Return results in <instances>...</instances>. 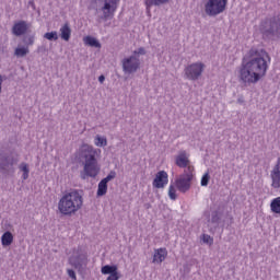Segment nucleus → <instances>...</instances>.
Segmentation results:
<instances>
[{
  "label": "nucleus",
  "mask_w": 280,
  "mask_h": 280,
  "mask_svg": "<svg viewBox=\"0 0 280 280\" xmlns=\"http://www.w3.org/2000/svg\"><path fill=\"white\" fill-rule=\"evenodd\" d=\"M271 58L268 51L252 48L238 70L241 82H243V84H257L259 80L266 78Z\"/></svg>",
  "instance_id": "obj_1"
},
{
  "label": "nucleus",
  "mask_w": 280,
  "mask_h": 280,
  "mask_svg": "<svg viewBox=\"0 0 280 280\" xmlns=\"http://www.w3.org/2000/svg\"><path fill=\"white\" fill-rule=\"evenodd\" d=\"M102 154L100 149L93 148L91 144L83 143L79 148V156L84 159L83 162V174L90 178H95L100 174V163L97 156Z\"/></svg>",
  "instance_id": "obj_2"
},
{
  "label": "nucleus",
  "mask_w": 280,
  "mask_h": 280,
  "mask_svg": "<svg viewBox=\"0 0 280 280\" xmlns=\"http://www.w3.org/2000/svg\"><path fill=\"white\" fill-rule=\"evenodd\" d=\"M84 205V198L78 190L66 192L58 201V211L61 215H75Z\"/></svg>",
  "instance_id": "obj_3"
},
{
  "label": "nucleus",
  "mask_w": 280,
  "mask_h": 280,
  "mask_svg": "<svg viewBox=\"0 0 280 280\" xmlns=\"http://www.w3.org/2000/svg\"><path fill=\"white\" fill-rule=\"evenodd\" d=\"M205 8L208 16H218V14H222L226 10V1H209Z\"/></svg>",
  "instance_id": "obj_4"
},
{
  "label": "nucleus",
  "mask_w": 280,
  "mask_h": 280,
  "mask_svg": "<svg viewBox=\"0 0 280 280\" xmlns=\"http://www.w3.org/2000/svg\"><path fill=\"white\" fill-rule=\"evenodd\" d=\"M202 71H205V63H191L185 68V75L188 80H198L202 75Z\"/></svg>",
  "instance_id": "obj_5"
},
{
  "label": "nucleus",
  "mask_w": 280,
  "mask_h": 280,
  "mask_svg": "<svg viewBox=\"0 0 280 280\" xmlns=\"http://www.w3.org/2000/svg\"><path fill=\"white\" fill-rule=\"evenodd\" d=\"M191 180H194V172H187L178 179H176L175 185L178 191H182L183 194H185V191H189L191 187Z\"/></svg>",
  "instance_id": "obj_6"
},
{
  "label": "nucleus",
  "mask_w": 280,
  "mask_h": 280,
  "mask_svg": "<svg viewBox=\"0 0 280 280\" xmlns=\"http://www.w3.org/2000/svg\"><path fill=\"white\" fill-rule=\"evenodd\" d=\"M69 254V264L70 266H73V268H78L82 266L84 261H86V254L82 253L81 248H74Z\"/></svg>",
  "instance_id": "obj_7"
},
{
  "label": "nucleus",
  "mask_w": 280,
  "mask_h": 280,
  "mask_svg": "<svg viewBox=\"0 0 280 280\" xmlns=\"http://www.w3.org/2000/svg\"><path fill=\"white\" fill-rule=\"evenodd\" d=\"M175 165L177 167L187 168V172H194V166L191 165V162L189 161V154H187V151H180L175 156Z\"/></svg>",
  "instance_id": "obj_8"
},
{
  "label": "nucleus",
  "mask_w": 280,
  "mask_h": 280,
  "mask_svg": "<svg viewBox=\"0 0 280 280\" xmlns=\"http://www.w3.org/2000/svg\"><path fill=\"white\" fill-rule=\"evenodd\" d=\"M114 178H117V173L115 171H110L109 174L98 183L97 196H106L108 191V183L114 180Z\"/></svg>",
  "instance_id": "obj_9"
},
{
  "label": "nucleus",
  "mask_w": 280,
  "mask_h": 280,
  "mask_svg": "<svg viewBox=\"0 0 280 280\" xmlns=\"http://www.w3.org/2000/svg\"><path fill=\"white\" fill-rule=\"evenodd\" d=\"M140 65L139 59L135 56L125 58L122 60V69L125 73H135V71L139 69Z\"/></svg>",
  "instance_id": "obj_10"
},
{
  "label": "nucleus",
  "mask_w": 280,
  "mask_h": 280,
  "mask_svg": "<svg viewBox=\"0 0 280 280\" xmlns=\"http://www.w3.org/2000/svg\"><path fill=\"white\" fill-rule=\"evenodd\" d=\"M167 183H170V175L165 171H160L155 174L152 185L155 189H164Z\"/></svg>",
  "instance_id": "obj_11"
},
{
  "label": "nucleus",
  "mask_w": 280,
  "mask_h": 280,
  "mask_svg": "<svg viewBox=\"0 0 280 280\" xmlns=\"http://www.w3.org/2000/svg\"><path fill=\"white\" fill-rule=\"evenodd\" d=\"M102 275H109L106 280H119L121 275H119V268L117 265H105L101 268Z\"/></svg>",
  "instance_id": "obj_12"
},
{
  "label": "nucleus",
  "mask_w": 280,
  "mask_h": 280,
  "mask_svg": "<svg viewBox=\"0 0 280 280\" xmlns=\"http://www.w3.org/2000/svg\"><path fill=\"white\" fill-rule=\"evenodd\" d=\"M270 178L272 189H280V158H278L277 163L271 170Z\"/></svg>",
  "instance_id": "obj_13"
},
{
  "label": "nucleus",
  "mask_w": 280,
  "mask_h": 280,
  "mask_svg": "<svg viewBox=\"0 0 280 280\" xmlns=\"http://www.w3.org/2000/svg\"><path fill=\"white\" fill-rule=\"evenodd\" d=\"M261 27L270 32V34H275V32H279L280 30V19L273 18L272 20H267L261 24Z\"/></svg>",
  "instance_id": "obj_14"
},
{
  "label": "nucleus",
  "mask_w": 280,
  "mask_h": 280,
  "mask_svg": "<svg viewBox=\"0 0 280 280\" xmlns=\"http://www.w3.org/2000/svg\"><path fill=\"white\" fill-rule=\"evenodd\" d=\"M28 28L30 26L27 25V22L19 21L14 23L12 27V34H14V36H23V34L27 33Z\"/></svg>",
  "instance_id": "obj_15"
},
{
  "label": "nucleus",
  "mask_w": 280,
  "mask_h": 280,
  "mask_svg": "<svg viewBox=\"0 0 280 280\" xmlns=\"http://www.w3.org/2000/svg\"><path fill=\"white\" fill-rule=\"evenodd\" d=\"M116 10H117V1L105 2V5L103 7L104 19L113 18Z\"/></svg>",
  "instance_id": "obj_16"
},
{
  "label": "nucleus",
  "mask_w": 280,
  "mask_h": 280,
  "mask_svg": "<svg viewBox=\"0 0 280 280\" xmlns=\"http://www.w3.org/2000/svg\"><path fill=\"white\" fill-rule=\"evenodd\" d=\"M167 259V248L161 247L154 250L153 264H163V260Z\"/></svg>",
  "instance_id": "obj_17"
},
{
  "label": "nucleus",
  "mask_w": 280,
  "mask_h": 280,
  "mask_svg": "<svg viewBox=\"0 0 280 280\" xmlns=\"http://www.w3.org/2000/svg\"><path fill=\"white\" fill-rule=\"evenodd\" d=\"M14 242V235L12 232L7 231L1 236V244L3 247L12 246V243Z\"/></svg>",
  "instance_id": "obj_18"
},
{
  "label": "nucleus",
  "mask_w": 280,
  "mask_h": 280,
  "mask_svg": "<svg viewBox=\"0 0 280 280\" xmlns=\"http://www.w3.org/2000/svg\"><path fill=\"white\" fill-rule=\"evenodd\" d=\"M60 37L67 43L71 39V26H69V23H66L60 27Z\"/></svg>",
  "instance_id": "obj_19"
},
{
  "label": "nucleus",
  "mask_w": 280,
  "mask_h": 280,
  "mask_svg": "<svg viewBox=\"0 0 280 280\" xmlns=\"http://www.w3.org/2000/svg\"><path fill=\"white\" fill-rule=\"evenodd\" d=\"M84 45H89V47H95L96 49H102V44L93 37V36H85L83 37Z\"/></svg>",
  "instance_id": "obj_20"
},
{
  "label": "nucleus",
  "mask_w": 280,
  "mask_h": 280,
  "mask_svg": "<svg viewBox=\"0 0 280 280\" xmlns=\"http://www.w3.org/2000/svg\"><path fill=\"white\" fill-rule=\"evenodd\" d=\"M270 211L275 215H280V197H276L270 202Z\"/></svg>",
  "instance_id": "obj_21"
},
{
  "label": "nucleus",
  "mask_w": 280,
  "mask_h": 280,
  "mask_svg": "<svg viewBox=\"0 0 280 280\" xmlns=\"http://www.w3.org/2000/svg\"><path fill=\"white\" fill-rule=\"evenodd\" d=\"M94 145H96V148H106V145H108V140L106 137L97 135L94 138Z\"/></svg>",
  "instance_id": "obj_22"
},
{
  "label": "nucleus",
  "mask_w": 280,
  "mask_h": 280,
  "mask_svg": "<svg viewBox=\"0 0 280 280\" xmlns=\"http://www.w3.org/2000/svg\"><path fill=\"white\" fill-rule=\"evenodd\" d=\"M27 54H30V48L27 47L16 48L14 51V55L18 58H23L24 56H27Z\"/></svg>",
  "instance_id": "obj_23"
},
{
  "label": "nucleus",
  "mask_w": 280,
  "mask_h": 280,
  "mask_svg": "<svg viewBox=\"0 0 280 280\" xmlns=\"http://www.w3.org/2000/svg\"><path fill=\"white\" fill-rule=\"evenodd\" d=\"M44 38H46L47 40H58V33L57 32L45 33Z\"/></svg>",
  "instance_id": "obj_24"
},
{
  "label": "nucleus",
  "mask_w": 280,
  "mask_h": 280,
  "mask_svg": "<svg viewBox=\"0 0 280 280\" xmlns=\"http://www.w3.org/2000/svg\"><path fill=\"white\" fill-rule=\"evenodd\" d=\"M168 198H171V200H176V187H174V185L168 187Z\"/></svg>",
  "instance_id": "obj_25"
},
{
  "label": "nucleus",
  "mask_w": 280,
  "mask_h": 280,
  "mask_svg": "<svg viewBox=\"0 0 280 280\" xmlns=\"http://www.w3.org/2000/svg\"><path fill=\"white\" fill-rule=\"evenodd\" d=\"M210 178L211 176H209V173L203 174L201 177V187H207V185H209Z\"/></svg>",
  "instance_id": "obj_26"
},
{
  "label": "nucleus",
  "mask_w": 280,
  "mask_h": 280,
  "mask_svg": "<svg viewBox=\"0 0 280 280\" xmlns=\"http://www.w3.org/2000/svg\"><path fill=\"white\" fill-rule=\"evenodd\" d=\"M202 242L211 246L213 244V237H211L209 234H203Z\"/></svg>",
  "instance_id": "obj_27"
},
{
  "label": "nucleus",
  "mask_w": 280,
  "mask_h": 280,
  "mask_svg": "<svg viewBox=\"0 0 280 280\" xmlns=\"http://www.w3.org/2000/svg\"><path fill=\"white\" fill-rule=\"evenodd\" d=\"M161 3H163V1H149V2H145L147 10H150V8H152V5H161Z\"/></svg>",
  "instance_id": "obj_28"
},
{
  "label": "nucleus",
  "mask_w": 280,
  "mask_h": 280,
  "mask_svg": "<svg viewBox=\"0 0 280 280\" xmlns=\"http://www.w3.org/2000/svg\"><path fill=\"white\" fill-rule=\"evenodd\" d=\"M68 277L72 280H78V276L75 275V271L73 269H67Z\"/></svg>",
  "instance_id": "obj_29"
},
{
  "label": "nucleus",
  "mask_w": 280,
  "mask_h": 280,
  "mask_svg": "<svg viewBox=\"0 0 280 280\" xmlns=\"http://www.w3.org/2000/svg\"><path fill=\"white\" fill-rule=\"evenodd\" d=\"M20 170L23 172V173H30V166L26 164V163H22L20 165Z\"/></svg>",
  "instance_id": "obj_30"
},
{
  "label": "nucleus",
  "mask_w": 280,
  "mask_h": 280,
  "mask_svg": "<svg viewBox=\"0 0 280 280\" xmlns=\"http://www.w3.org/2000/svg\"><path fill=\"white\" fill-rule=\"evenodd\" d=\"M104 80H106V77H104V74L98 77V82H101V84H104Z\"/></svg>",
  "instance_id": "obj_31"
},
{
  "label": "nucleus",
  "mask_w": 280,
  "mask_h": 280,
  "mask_svg": "<svg viewBox=\"0 0 280 280\" xmlns=\"http://www.w3.org/2000/svg\"><path fill=\"white\" fill-rule=\"evenodd\" d=\"M22 178L23 180H27L30 178V173H23Z\"/></svg>",
  "instance_id": "obj_32"
},
{
  "label": "nucleus",
  "mask_w": 280,
  "mask_h": 280,
  "mask_svg": "<svg viewBox=\"0 0 280 280\" xmlns=\"http://www.w3.org/2000/svg\"><path fill=\"white\" fill-rule=\"evenodd\" d=\"M2 85H3V75L0 74V93L2 91Z\"/></svg>",
  "instance_id": "obj_33"
},
{
  "label": "nucleus",
  "mask_w": 280,
  "mask_h": 280,
  "mask_svg": "<svg viewBox=\"0 0 280 280\" xmlns=\"http://www.w3.org/2000/svg\"><path fill=\"white\" fill-rule=\"evenodd\" d=\"M138 54H145V50L143 48H139Z\"/></svg>",
  "instance_id": "obj_34"
},
{
  "label": "nucleus",
  "mask_w": 280,
  "mask_h": 280,
  "mask_svg": "<svg viewBox=\"0 0 280 280\" xmlns=\"http://www.w3.org/2000/svg\"><path fill=\"white\" fill-rule=\"evenodd\" d=\"M209 1H226V0H209Z\"/></svg>",
  "instance_id": "obj_35"
},
{
  "label": "nucleus",
  "mask_w": 280,
  "mask_h": 280,
  "mask_svg": "<svg viewBox=\"0 0 280 280\" xmlns=\"http://www.w3.org/2000/svg\"><path fill=\"white\" fill-rule=\"evenodd\" d=\"M34 44V39H31V45H33Z\"/></svg>",
  "instance_id": "obj_36"
}]
</instances>
